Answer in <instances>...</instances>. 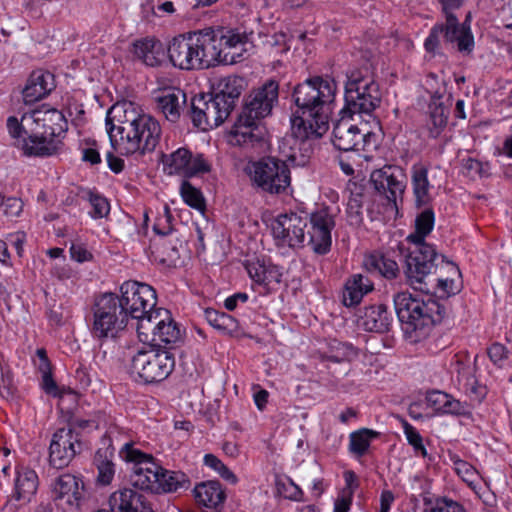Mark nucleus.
<instances>
[{
  "mask_svg": "<svg viewBox=\"0 0 512 512\" xmlns=\"http://www.w3.org/2000/svg\"><path fill=\"white\" fill-rule=\"evenodd\" d=\"M175 367V356L167 349H149L137 351L131 358L130 370L145 384L165 380Z\"/></svg>",
  "mask_w": 512,
  "mask_h": 512,
  "instance_id": "nucleus-11",
  "label": "nucleus"
},
{
  "mask_svg": "<svg viewBox=\"0 0 512 512\" xmlns=\"http://www.w3.org/2000/svg\"><path fill=\"white\" fill-rule=\"evenodd\" d=\"M373 289L374 285L369 277L362 274H354L345 282L342 302L346 307L356 306Z\"/></svg>",
  "mask_w": 512,
  "mask_h": 512,
  "instance_id": "nucleus-36",
  "label": "nucleus"
},
{
  "mask_svg": "<svg viewBox=\"0 0 512 512\" xmlns=\"http://www.w3.org/2000/svg\"><path fill=\"white\" fill-rule=\"evenodd\" d=\"M25 120V113L19 122L16 117H9L7 120V128L13 138H20L22 134L25 135V127L23 126Z\"/></svg>",
  "mask_w": 512,
  "mask_h": 512,
  "instance_id": "nucleus-60",
  "label": "nucleus"
},
{
  "mask_svg": "<svg viewBox=\"0 0 512 512\" xmlns=\"http://www.w3.org/2000/svg\"><path fill=\"white\" fill-rule=\"evenodd\" d=\"M427 405L438 415L468 416L470 407L466 402L455 399L452 395L433 390L426 395Z\"/></svg>",
  "mask_w": 512,
  "mask_h": 512,
  "instance_id": "nucleus-29",
  "label": "nucleus"
},
{
  "mask_svg": "<svg viewBox=\"0 0 512 512\" xmlns=\"http://www.w3.org/2000/svg\"><path fill=\"white\" fill-rule=\"evenodd\" d=\"M193 494L196 502L204 507L217 509L226 500V493L217 480H209L198 483Z\"/></svg>",
  "mask_w": 512,
  "mask_h": 512,
  "instance_id": "nucleus-34",
  "label": "nucleus"
},
{
  "mask_svg": "<svg viewBox=\"0 0 512 512\" xmlns=\"http://www.w3.org/2000/svg\"><path fill=\"white\" fill-rule=\"evenodd\" d=\"M34 364L40 373H47L51 370V363L44 348H38L36 350V359L34 360Z\"/></svg>",
  "mask_w": 512,
  "mask_h": 512,
  "instance_id": "nucleus-64",
  "label": "nucleus"
},
{
  "mask_svg": "<svg viewBox=\"0 0 512 512\" xmlns=\"http://www.w3.org/2000/svg\"><path fill=\"white\" fill-rule=\"evenodd\" d=\"M429 167L428 165L417 162L411 166V186L417 207H423L431 201V191L434 185L429 180Z\"/></svg>",
  "mask_w": 512,
  "mask_h": 512,
  "instance_id": "nucleus-30",
  "label": "nucleus"
},
{
  "mask_svg": "<svg viewBox=\"0 0 512 512\" xmlns=\"http://www.w3.org/2000/svg\"><path fill=\"white\" fill-rule=\"evenodd\" d=\"M443 36L442 26L436 23L430 30L429 35L424 41V48L428 53L435 54L439 50L440 37Z\"/></svg>",
  "mask_w": 512,
  "mask_h": 512,
  "instance_id": "nucleus-55",
  "label": "nucleus"
},
{
  "mask_svg": "<svg viewBox=\"0 0 512 512\" xmlns=\"http://www.w3.org/2000/svg\"><path fill=\"white\" fill-rule=\"evenodd\" d=\"M0 208L6 216L16 217L23 210V202L19 198L8 197L3 199Z\"/></svg>",
  "mask_w": 512,
  "mask_h": 512,
  "instance_id": "nucleus-56",
  "label": "nucleus"
},
{
  "mask_svg": "<svg viewBox=\"0 0 512 512\" xmlns=\"http://www.w3.org/2000/svg\"><path fill=\"white\" fill-rule=\"evenodd\" d=\"M91 333L99 340L116 338L127 326V313L114 293H104L92 305Z\"/></svg>",
  "mask_w": 512,
  "mask_h": 512,
  "instance_id": "nucleus-9",
  "label": "nucleus"
},
{
  "mask_svg": "<svg viewBox=\"0 0 512 512\" xmlns=\"http://www.w3.org/2000/svg\"><path fill=\"white\" fill-rule=\"evenodd\" d=\"M180 195L183 201L193 209L204 214L206 202L202 192L189 181L184 180L180 185Z\"/></svg>",
  "mask_w": 512,
  "mask_h": 512,
  "instance_id": "nucleus-42",
  "label": "nucleus"
},
{
  "mask_svg": "<svg viewBox=\"0 0 512 512\" xmlns=\"http://www.w3.org/2000/svg\"><path fill=\"white\" fill-rule=\"evenodd\" d=\"M307 216L297 213L279 215L272 224V234L279 248L298 250L305 246Z\"/></svg>",
  "mask_w": 512,
  "mask_h": 512,
  "instance_id": "nucleus-15",
  "label": "nucleus"
},
{
  "mask_svg": "<svg viewBox=\"0 0 512 512\" xmlns=\"http://www.w3.org/2000/svg\"><path fill=\"white\" fill-rule=\"evenodd\" d=\"M283 272L282 268L272 263H267L265 271L263 272L261 283L267 289L273 288L275 285L280 284L282 281Z\"/></svg>",
  "mask_w": 512,
  "mask_h": 512,
  "instance_id": "nucleus-52",
  "label": "nucleus"
},
{
  "mask_svg": "<svg viewBox=\"0 0 512 512\" xmlns=\"http://www.w3.org/2000/svg\"><path fill=\"white\" fill-rule=\"evenodd\" d=\"M370 182L375 191L387 200L388 205L397 210L398 201H402L406 189L403 169L396 165H384L371 172Z\"/></svg>",
  "mask_w": 512,
  "mask_h": 512,
  "instance_id": "nucleus-16",
  "label": "nucleus"
},
{
  "mask_svg": "<svg viewBox=\"0 0 512 512\" xmlns=\"http://www.w3.org/2000/svg\"><path fill=\"white\" fill-rule=\"evenodd\" d=\"M442 26L443 38L446 43L457 44L460 52H471L474 48V37L468 19L460 23L455 14L445 16Z\"/></svg>",
  "mask_w": 512,
  "mask_h": 512,
  "instance_id": "nucleus-24",
  "label": "nucleus"
},
{
  "mask_svg": "<svg viewBox=\"0 0 512 512\" xmlns=\"http://www.w3.org/2000/svg\"><path fill=\"white\" fill-rule=\"evenodd\" d=\"M172 220L173 216L171 214L170 208L165 205L163 207V212L156 218V221L153 225V230L155 233L162 236L170 234L172 232Z\"/></svg>",
  "mask_w": 512,
  "mask_h": 512,
  "instance_id": "nucleus-53",
  "label": "nucleus"
},
{
  "mask_svg": "<svg viewBox=\"0 0 512 512\" xmlns=\"http://www.w3.org/2000/svg\"><path fill=\"white\" fill-rule=\"evenodd\" d=\"M204 316L210 326L222 333L232 334L238 330V321L225 312L207 308Z\"/></svg>",
  "mask_w": 512,
  "mask_h": 512,
  "instance_id": "nucleus-41",
  "label": "nucleus"
},
{
  "mask_svg": "<svg viewBox=\"0 0 512 512\" xmlns=\"http://www.w3.org/2000/svg\"><path fill=\"white\" fill-rule=\"evenodd\" d=\"M336 213L328 206L318 207L310 214L307 244L317 255H326L332 246L331 232L335 227Z\"/></svg>",
  "mask_w": 512,
  "mask_h": 512,
  "instance_id": "nucleus-17",
  "label": "nucleus"
},
{
  "mask_svg": "<svg viewBox=\"0 0 512 512\" xmlns=\"http://www.w3.org/2000/svg\"><path fill=\"white\" fill-rule=\"evenodd\" d=\"M246 171L252 184L269 194L286 193L291 184L288 164L275 157L251 162Z\"/></svg>",
  "mask_w": 512,
  "mask_h": 512,
  "instance_id": "nucleus-10",
  "label": "nucleus"
},
{
  "mask_svg": "<svg viewBox=\"0 0 512 512\" xmlns=\"http://www.w3.org/2000/svg\"><path fill=\"white\" fill-rule=\"evenodd\" d=\"M69 252L71 259L78 263L89 262L93 259L92 253L82 243H72Z\"/></svg>",
  "mask_w": 512,
  "mask_h": 512,
  "instance_id": "nucleus-57",
  "label": "nucleus"
},
{
  "mask_svg": "<svg viewBox=\"0 0 512 512\" xmlns=\"http://www.w3.org/2000/svg\"><path fill=\"white\" fill-rule=\"evenodd\" d=\"M133 54L145 65L160 66L165 60L167 48L155 37H145L133 43Z\"/></svg>",
  "mask_w": 512,
  "mask_h": 512,
  "instance_id": "nucleus-31",
  "label": "nucleus"
},
{
  "mask_svg": "<svg viewBox=\"0 0 512 512\" xmlns=\"http://www.w3.org/2000/svg\"><path fill=\"white\" fill-rule=\"evenodd\" d=\"M463 174L470 179L488 178L491 176V165L478 159L467 157L461 161Z\"/></svg>",
  "mask_w": 512,
  "mask_h": 512,
  "instance_id": "nucleus-46",
  "label": "nucleus"
},
{
  "mask_svg": "<svg viewBox=\"0 0 512 512\" xmlns=\"http://www.w3.org/2000/svg\"><path fill=\"white\" fill-rule=\"evenodd\" d=\"M106 130L112 148L121 155L153 152L162 136L159 121L138 113L132 103L116 104L108 110Z\"/></svg>",
  "mask_w": 512,
  "mask_h": 512,
  "instance_id": "nucleus-2",
  "label": "nucleus"
},
{
  "mask_svg": "<svg viewBox=\"0 0 512 512\" xmlns=\"http://www.w3.org/2000/svg\"><path fill=\"white\" fill-rule=\"evenodd\" d=\"M488 356L493 363L499 364L507 358V350L504 345L500 343H493L488 348Z\"/></svg>",
  "mask_w": 512,
  "mask_h": 512,
  "instance_id": "nucleus-62",
  "label": "nucleus"
},
{
  "mask_svg": "<svg viewBox=\"0 0 512 512\" xmlns=\"http://www.w3.org/2000/svg\"><path fill=\"white\" fill-rule=\"evenodd\" d=\"M278 96V82L268 80L264 85L248 95L241 113L262 122V119L270 115L273 107L278 103Z\"/></svg>",
  "mask_w": 512,
  "mask_h": 512,
  "instance_id": "nucleus-20",
  "label": "nucleus"
},
{
  "mask_svg": "<svg viewBox=\"0 0 512 512\" xmlns=\"http://www.w3.org/2000/svg\"><path fill=\"white\" fill-rule=\"evenodd\" d=\"M109 506L111 512H155L144 495L128 488L112 493Z\"/></svg>",
  "mask_w": 512,
  "mask_h": 512,
  "instance_id": "nucleus-26",
  "label": "nucleus"
},
{
  "mask_svg": "<svg viewBox=\"0 0 512 512\" xmlns=\"http://www.w3.org/2000/svg\"><path fill=\"white\" fill-rule=\"evenodd\" d=\"M393 301L399 321L407 333L414 334V341L425 338L445 315L444 306L432 297L423 300L405 291L397 293Z\"/></svg>",
  "mask_w": 512,
  "mask_h": 512,
  "instance_id": "nucleus-6",
  "label": "nucleus"
},
{
  "mask_svg": "<svg viewBox=\"0 0 512 512\" xmlns=\"http://www.w3.org/2000/svg\"><path fill=\"white\" fill-rule=\"evenodd\" d=\"M214 38L218 39L216 51H219L217 64H234L241 60L242 46L245 44L244 38L240 34L227 32L223 34L220 30L213 29Z\"/></svg>",
  "mask_w": 512,
  "mask_h": 512,
  "instance_id": "nucleus-28",
  "label": "nucleus"
},
{
  "mask_svg": "<svg viewBox=\"0 0 512 512\" xmlns=\"http://www.w3.org/2000/svg\"><path fill=\"white\" fill-rule=\"evenodd\" d=\"M83 481L72 474L65 473L55 478L51 485L54 500H64L71 507L79 506L82 498Z\"/></svg>",
  "mask_w": 512,
  "mask_h": 512,
  "instance_id": "nucleus-27",
  "label": "nucleus"
},
{
  "mask_svg": "<svg viewBox=\"0 0 512 512\" xmlns=\"http://www.w3.org/2000/svg\"><path fill=\"white\" fill-rule=\"evenodd\" d=\"M246 82L243 77L230 75L221 78L214 91V95L219 101L225 103V106L233 111L238 98L245 89Z\"/></svg>",
  "mask_w": 512,
  "mask_h": 512,
  "instance_id": "nucleus-35",
  "label": "nucleus"
},
{
  "mask_svg": "<svg viewBox=\"0 0 512 512\" xmlns=\"http://www.w3.org/2000/svg\"><path fill=\"white\" fill-rule=\"evenodd\" d=\"M392 320L385 305H372L364 309L359 318V326L365 331L384 333L389 330Z\"/></svg>",
  "mask_w": 512,
  "mask_h": 512,
  "instance_id": "nucleus-33",
  "label": "nucleus"
},
{
  "mask_svg": "<svg viewBox=\"0 0 512 512\" xmlns=\"http://www.w3.org/2000/svg\"><path fill=\"white\" fill-rule=\"evenodd\" d=\"M156 110L171 123L179 121L186 103V94L179 88L160 90L155 96Z\"/></svg>",
  "mask_w": 512,
  "mask_h": 512,
  "instance_id": "nucleus-25",
  "label": "nucleus"
},
{
  "mask_svg": "<svg viewBox=\"0 0 512 512\" xmlns=\"http://www.w3.org/2000/svg\"><path fill=\"white\" fill-rule=\"evenodd\" d=\"M275 487L277 493L285 499L298 502L303 501V490L290 477L276 476Z\"/></svg>",
  "mask_w": 512,
  "mask_h": 512,
  "instance_id": "nucleus-45",
  "label": "nucleus"
},
{
  "mask_svg": "<svg viewBox=\"0 0 512 512\" xmlns=\"http://www.w3.org/2000/svg\"><path fill=\"white\" fill-rule=\"evenodd\" d=\"M435 214L431 208L424 209L415 219V232L407 237L412 244H428L425 241L434 228Z\"/></svg>",
  "mask_w": 512,
  "mask_h": 512,
  "instance_id": "nucleus-39",
  "label": "nucleus"
},
{
  "mask_svg": "<svg viewBox=\"0 0 512 512\" xmlns=\"http://www.w3.org/2000/svg\"><path fill=\"white\" fill-rule=\"evenodd\" d=\"M332 143L335 148L341 151H360L369 142L372 133L365 126L359 128L352 124L344 116L333 127Z\"/></svg>",
  "mask_w": 512,
  "mask_h": 512,
  "instance_id": "nucleus-22",
  "label": "nucleus"
},
{
  "mask_svg": "<svg viewBox=\"0 0 512 512\" xmlns=\"http://www.w3.org/2000/svg\"><path fill=\"white\" fill-rule=\"evenodd\" d=\"M380 436L378 431L361 428L349 434V453L357 460L365 456L371 446V442Z\"/></svg>",
  "mask_w": 512,
  "mask_h": 512,
  "instance_id": "nucleus-38",
  "label": "nucleus"
},
{
  "mask_svg": "<svg viewBox=\"0 0 512 512\" xmlns=\"http://www.w3.org/2000/svg\"><path fill=\"white\" fill-rule=\"evenodd\" d=\"M344 98L345 106L341 113L371 114L380 106L382 94L378 83L367 70H353L347 74Z\"/></svg>",
  "mask_w": 512,
  "mask_h": 512,
  "instance_id": "nucleus-7",
  "label": "nucleus"
},
{
  "mask_svg": "<svg viewBox=\"0 0 512 512\" xmlns=\"http://www.w3.org/2000/svg\"><path fill=\"white\" fill-rule=\"evenodd\" d=\"M67 125L61 111L46 105L26 112L23 124L26 137L18 140V146L25 156H51L58 150V138L66 132Z\"/></svg>",
  "mask_w": 512,
  "mask_h": 512,
  "instance_id": "nucleus-4",
  "label": "nucleus"
},
{
  "mask_svg": "<svg viewBox=\"0 0 512 512\" xmlns=\"http://www.w3.org/2000/svg\"><path fill=\"white\" fill-rule=\"evenodd\" d=\"M265 128L262 122L240 113L230 131V143L245 149H254L264 141Z\"/></svg>",
  "mask_w": 512,
  "mask_h": 512,
  "instance_id": "nucleus-23",
  "label": "nucleus"
},
{
  "mask_svg": "<svg viewBox=\"0 0 512 512\" xmlns=\"http://www.w3.org/2000/svg\"><path fill=\"white\" fill-rule=\"evenodd\" d=\"M337 90L329 76H311L293 88L295 109L290 121L294 140L287 156L292 165L305 166L313 153V141L329 130Z\"/></svg>",
  "mask_w": 512,
  "mask_h": 512,
  "instance_id": "nucleus-1",
  "label": "nucleus"
},
{
  "mask_svg": "<svg viewBox=\"0 0 512 512\" xmlns=\"http://www.w3.org/2000/svg\"><path fill=\"white\" fill-rule=\"evenodd\" d=\"M267 266V263L257 261H248L246 264V270L249 275V277L259 285L261 283L263 272L265 271V268Z\"/></svg>",
  "mask_w": 512,
  "mask_h": 512,
  "instance_id": "nucleus-59",
  "label": "nucleus"
},
{
  "mask_svg": "<svg viewBox=\"0 0 512 512\" xmlns=\"http://www.w3.org/2000/svg\"><path fill=\"white\" fill-rule=\"evenodd\" d=\"M463 390L470 397V400L476 403H481L486 396V387L479 384L474 376L466 378Z\"/></svg>",
  "mask_w": 512,
  "mask_h": 512,
  "instance_id": "nucleus-51",
  "label": "nucleus"
},
{
  "mask_svg": "<svg viewBox=\"0 0 512 512\" xmlns=\"http://www.w3.org/2000/svg\"><path fill=\"white\" fill-rule=\"evenodd\" d=\"M37 488L38 476L36 472L28 467H18L13 491L3 507L4 512H17L27 505L35 495Z\"/></svg>",
  "mask_w": 512,
  "mask_h": 512,
  "instance_id": "nucleus-21",
  "label": "nucleus"
},
{
  "mask_svg": "<svg viewBox=\"0 0 512 512\" xmlns=\"http://www.w3.org/2000/svg\"><path fill=\"white\" fill-rule=\"evenodd\" d=\"M87 199L92 207V209L89 211L91 218L101 219L109 214L110 204L104 196L89 191Z\"/></svg>",
  "mask_w": 512,
  "mask_h": 512,
  "instance_id": "nucleus-49",
  "label": "nucleus"
},
{
  "mask_svg": "<svg viewBox=\"0 0 512 512\" xmlns=\"http://www.w3.org/2000/svg\"><path fill=\"white\" fill-rule=\"evenodd\" d=\"M231 112L214 94H201L192 99L191 120L193 125L201 130L220 126Z\"/></svg>",
  "mask_w": 512,
  "mask_h": 512,
  "instance_id": "nucleus-18",
  "label": "nucleus"
},
{
  "mask_svg": "<svg viewBox=\"0 0 512 512\" xmlns=\"http://www.w3.org/2000/svg\"><path fill=\"white\" fill-rule=\"evenodd\" d=\"M289 42L290 38L286 33L278 32L271 37L270 44L273 47H278L280 53H286L287 51L290 50Z\"/></svg>",
  "mask_w": 512,
  "mask_h": 512,
  "instance_id": "nucleus-63",
  "label": "nucleus"
},
{
  "mask_svg": "<svg viewBox=\"0 0 512 512\" xmlns=\"http://www.w3.org/2000/svg\"><path fill=\"white\" fill-rule=\"evenodd\" d=\"M443 261L432 244H413L405 256L404 273L407 283L414 290L429 292L435 284L434 274L438 261Z\"/></svg>",
  "mask_w": 512,
  "mask_h": 512,
  "instance_id": "nucleus-8",
  "label": "nucleus"
},
{
  "mask_svg": "<svg viewBox=\"0 0 512 512\" xmlns=\"http://www.w3.org/2000/svg\"><path fill=\"white\" fill-rule=\"evenodd\" d=\"M449 111L442 103L429 105V120L427 128L431 138H438L445 129L448 121Z\"/></svg>",
  "mask_w": 512,
  "mask_h": 512,
  "instance_id": "nucleus-40",
  "label": "nucleus"
},
{
  "mask_svg": "<svg viewBox=\"0 0 512 512\" xmlns=\"http://www.w3.org/2000/svg\"><path fill=\"white\" fill-rule=\"evenodd\" d=\"M203 462L230 484H236L238 482L237 476L217 456L206 454L203 458Z\"/></svg>",
  "mask_w": 512,
  "mask_h": 512,
  "instance_id": "nucleus-48",
  "label": "nucleus"
},
{
  "mask_svg": "<svg viewBox=\"0 0 512 512\" xmlns=\"http://www.w3.org/2000/svg\"><path fill=\"white\" fill-rule=\"evenodd\" d=\"M431 512H466V509L456 501L442 498L436 501Z\"/></svg>",
  "mask_w": 512,
  "mask_h": 512,
  "instance_id": "nucleus-58",
  "label": "nucleus"
},
{
  "mask_svg": "<svg viewBox=\"0 0 512 512\" xmlns=\"http://www.w3.org/2000/svg\"><path fill=\"white\" fill-rule=\"evenodd\" d=\"M55 88L54 75L48 71H33L23 89L25 103H34L47 96Z\"/></svg>",
  "mask_w": 512,
  "mask_h": 512,
  "instance_id": "nucleus-32",
  "label": "nucleus"
},
{
  "mask_svg": "<svg viewBox=\"0 0 512 512\" xmlns=\"http://www.w3.org/2000/svg\"><path fill=\"white\" fill-rule=\"evenodd\" d=\"M94 464L98 470V481L104 485L110 484L114 478L115 467L113 462L107 456V450L99 449L96 452Z\"/></svg>",
  "mask_w": 512,
  "mask_h": 512,
  "instance_id": "nucleus-44",
  "label": "nucleus"
},
{
  "mask_svg": "<svg viewBox=\"0 0 512 512\" xmlns=\"http://www.w3.org/2000/svg\"><path fill=\"white\" fill-rule=\"evenodd\" d=\"M176 243H155L153 249L154 258L166 264L174 263L178 257V250Z\"/></svg>",
  "mask_w": 512,
  "mask_h": 512,
  "instance_id": "nucleus-50",
  "label": "nucleus"
},
{
  "mask_svg": "<svg viewBox=\"0 0 512 512\" xmlns=\"http://www.w3.org/2000/svg\"><path fill=\"white\" fill-rule=\"evenodd\" d=\"M119 302L129 317L137 322L154 312L156 306V292L148 284L137 281H126L120 287Z\"/></svg>",
  "mask_w": 512,
  "mask_h": 512,
  "instance_id": "nucleus-13",
  "label": "nucleus"
},
{
  "mask_svg": "<svg viewBox=\"0 0 512 512\" xmlns=\"http://www.w3.org/2000/svg\"><path fill=\"white\" fill-rule=\"evenodd\" d=\"M368 264L387 279H394L399 274L397 262L382 254H372Z\"/></svg>",
  "mask_w": 512,
  "mask_h": 512,
  "instance_id": "nucleus-43",
  "label": "nucleus"
},
{
  "mask_svg": "<svg viewBox=\"0 0 512 512\" xmlns=\"http://www.w3.org/2000/svg\"><path fill=\"white\" fill-rule=\"evenodd\" d=\"M161 162L167 175H179L187 179L201 176L211 170V164L203 154L193 155L184 147L169 154H162Z\"/></svg>",
  "mask_w": 512,
  "mask_h": 512,
  "instance_id": "nucleus-14",
  "label": "nucleus"
},
{
  "mask_svg": "<svg viewBox=\"0 0 512 512\" xmlns=\"http://www.w3.org/2000/svg\"><path fill=\"white\" fill-rule=\"evenodd\" d=\"M213 28L188 32L174 37L167 46V57L180 70H201L215 66L219 51Z\"/></svg>",
  "mask_w": 512,
  "mask_h": 512,
  "instance_id": "nucleus-5",
  "label": "nucleus"
},
{
  "mask_svg": "<svg viewBox=\"0 0 512 512\" xmlns=\"http://www.w3.org/2000/svg\"><path fill=\"white\" fill-rule=\"evenodd\" d=\"M83 449L81 434L73 429L59 428L52 436L49 446V462L62 469L80 454Z\"/></svg>",
  "mask_w": 512,
  "mask_h": 512,
  "instance_id": "nucleus-19",
  "label": "nucleus"
},
{
  "mask_svg": "<svg viewBox=\"0 0 512 512\" xmlns=\"http://www.w3.org/2000/svg\"><path fill=\"white\" fill-rule=\"evenodd\" d=\"M139 340L151 346L174 344L180 337V329L166 309L158 308L136 324Z\"/></svg>",
  "mask_w": 512,
  "mask_h": 512,
  "instance_id": "nucleus-12",
  "label": "nucleus"
},
{
  "mask_svg": "<svg viewBox=\"0 0 512 512\" xmlns=\"http://www.w3.org/2000/svg\"><path fill=\"white\" fill-rule=\"evenodd\" d=\"M454 469L457 475L460 476L469 486H472L478 477L476 469L464 460H456L454 462Z\"/></svg>",
  "mask_w": 512,
  "mask_h": 512,
  "instance_id": "nucleus-54",
  "label": "nucleus"
},
{
  "mask_svg": "<svg viewBox=\"0 0 512 512\" xmlns=\"http://www.w3.org/2000/svg\"><path fill=\"white\" fill-rule=\"evenodd\" d=\"M321 361L334 363L349 362L357 356V351L352 344L331 339L327 342L326 348L319 351Z\"/></svg>",
  "mask_w": 512,
  "mask_h": 512,
  "instance_id": "nucleus-37",
  "label": "nucleus"
},
{
  "mask_svg": "<svg viewBox=\"0 0 512 512\" xmlns=\"http://www.w3.org/2000/svg\"><path fill=\"white\" fill-rule=\"evenodd\" d=\"M402 426L408 444L413 447L414 454L416 456H422L423 458L428 457L427 449L423 444V438L418 430L405 420L403 421Z\"/></svg>",
  "mask_w": 512,
  "mask_h": 512,
  "instance_id": "nucleus-47",
  "label": "nucleus"
},
{
  "mask_svg": "<svg viewBox=\"0 0 512 512\" xmlns=\"http://www.w3.org/2000/svg\"><path fill=\"white\" fill-rule=\"evenodd\" d=\"M352 505V493L342 492L334 501L333 512H349Z\"/></svg>",
  "mask_w": 512,
  "mask_h": 512,
  "instance_id": "nucleus-61",
  "label": "nucleus"
},
{
  "mask_svg": "<svg viewBox=\"0 0 512 512\" xmlns=\"http://www.w3.org/2000/svg\"><path fill=\"white\" fill-rule=\"evenodd\" d=\"M119 456L134 465L131 483L138 489L161 494L187 489L190 485L189 477L184 472L163 468L151 454L141 451L134 442L125 443L119 450Z\"/></svg>",
  "mask_w": 512,
  "mask_h": 512,
  "instance_id": "nucleus-3",
  "label": "nucleus"
}]
</instances>
